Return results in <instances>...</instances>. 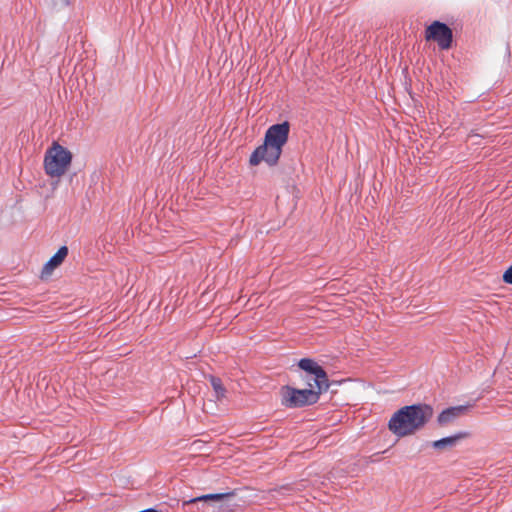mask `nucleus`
<instances>
[{
    "label": "nucleus",
    "mask_w": 512,
    "mask_h": 512,
    "mask_svg": "<svg viewBox=\"0 0 512 512\" xmlns=\"http://www.w3.org/2000/svg\"><path fill=\"white\" fill-rule=\"evenodd\" d=\"M72 162V153L57 142H53L44 156V170L51 178H61Z\"/></svg>",
    "instance_id": "obj_3"
},
{
    "label": "nucleus",
    "mask_w": 512,
    "mask_h": 512,
    "mask_svg": "<svg viewBox=\"0 0 512 512\" xmlns=\"http://www.w3.org/2000/svg\"><path fill=\"white\" fill-rule=\"evenodd\" d=\"M299 367L314 375V384L319 391H326L329 388L328 377L324 369L319 366L314 360L304 358L299 361Z\"/></svg>",
    "instance_id": "obj_7"
},
{
    "label": "nucleus",
    "mask_w": 512,
    "mask_h": 512,
    "mask_svg": "<svg viewBox=\"0 0 512 512\" xmlns=\"http://www.w3.org/2000/svg\"><path fill=\"white\" fill-rule=\"evenodd\" d=\"M468 437V433L459 432L453 436H448L432 442V447L436 450H447L455 447L458 442Z\"/></svg>",
    "instance_id": "obj_10"
},
{
    "label": "nucleus",
    "mask_w": 512,
    "mask_h": 512,
    "mask_svg": "<svg viewBox=\"0 0 512 512\" xmlns=\"http://www.w3.org/2000/svg\"><path fill=\"white\" fill-rule=\"evenodd\" d=\"M67 255L68 248L66 246L60 247L59 250L50 258V260L43 267L42 276H49L55 268L62 264Z\"/></svg>",
    "instance_id": "obj_9"
},
{
    "label": "nucleus",
    "mask_w": 512,
    "mask_h": 512,
    "mask_svg": "<svg viewBox=\"0 0 512 512\" xmlns=\"http://www.w3.org/2000/svg\"><path fill=\"white\" fill-rule=\"evenodd\" d=\"M65 3H66V5H69L70 2H69V0H65Z\"/></svg>",
    "instance_id": "obj_13"
},
{
    "label": "nucleus",
    "mask_w": 512,
    "mask_h": 512,
    "mask_svg": "<svg viewBox=\"0 0 512 512\" xmlns=\"http://www.w3.org/2000/svg\"><path fill=\"white\" fill-rule=\"evenodd\" d=\"M234 496V491L227 493L206 494L185 501L184 505L196 502H207L216 504L218 512H235L238 508V505L232 502Z\"/></svg>",
    "instance_id": "obj_5"
},
{
    "label": "nucleus",
    "mask_w": 512,
    "mask_h": 512,
    "mask_svg": "<svg viewBox=\"0 0 512 512\" xmlns=\"http://www.w3.org/2000/svg\"><path fill=\"white\" fill-rule=\"evenodd\" d=\"M210 381H211V385H212V387H213V389L215 391L216 398L217 399H222L225 396L226 389L222 385L221 380L216 378V377H211Z\"/></svg>",
    "instance_id": "obj_11"
},
{
    "label": "nucleus",
    "mask_w": 512,
    "mask_h": 512,
    "mask_svg": "<svg viewBox=\"0 0 512 512\" xmlns=\"http://www.w3.org/2000/svg\"><path fill=\"white\" fill-rule=\"evenodd\" d=\"M289 130L288 122L269 127L263 145L252 153L249 160L250 164L258 165L261 161H265L269 165H275L281 156L283 146L288 140Z\"/></svg>",
    "instance_id": "obj_2"
},
{
    "label": "nucleus",
    "mask_w": 512,
    "mask_h": 512,
    "mask_svg": "<svg viewBox=\"0 0 512 512\" xmlns=\"http://www.w3.org/2000/svg\"><path fill=\"white\" fill-rule=\"evenodd\" d=\"M468 410L467 406H454L443 410L437 417V424L440 427L448 426L454 423L459 417L464 415Z\"/></svg>",
    "instance_id": "obj_8"
},
{
    "label": "nucleus",
    "mask_w": 512,
    "mask_h": 512,
    "mask_svg": "<svg viewBox=\"0 0 512 512\" xmlns=\"http://www.w3.org/2000/svg\"><path fill=\"white\" fill-rule=\"evenodd\" d=\"M309 389H295L289 386L283 387L281 390L282 403L287 407H301L316 403L319 394L323 391L315 390V385L308 383Z\"/></svg>",
    "instance_id": "obj_4"
},
{
    "label": "nucleus",
    "mask_w": 512,
    "mask_h": 512,
    "mask_svg": "<svg viewBox=\"0 0 512 512\" xmlns=\"http://www.w3.org/2000/svg\"><path fill=\"white\" fill-rule=\"evenodd\" d=\"M433 408L428 404H414L398 409L388 422V429L398 438L415 434L433 417Z\"/></svg>",
    "instance_id": "obj_1"
},
{
    "label": "nucleus",
    "mask_w": 512,
    "mask_h": 512,
    "mask_svg": "<svg viewBox=\"0 0 512 512\" xmlns=\"http://www.w3.org/2000/svg\"><path fill=\"white\" fill-rule=\"evenodd\" d=\"M503 281L512 285V265L504 272Z\"/></svg>",
    "instance_id": "obj_12"
},
{
    "label": "nucleus",
    "mask_w": 512,
    "mask_h": 512,
    "mask_svg": "<svg viewBox=\"0 0 512 512\" xmlns=\"http://www.w3.org/2000/svg\"><path fill=\"white\" fill-rule=\"evenodd\" d=\"M452 30L444 23L434 21L425 31L426 40L437 42L441 49H449L452 43Z\"/></svg>",
    "instance_id": "obj_6"
}]
</instances>
